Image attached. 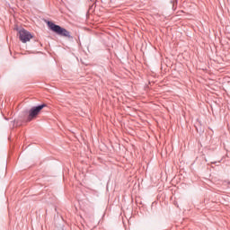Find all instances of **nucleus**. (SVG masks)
<instances>
[{
	"mask_svg": "<svg viewBox=\"0 0 230 230\" xmlns=\"http://www.w3.org/2000/svg\"><path fill=\"white\" fill-rule=\"evenodd\" d=\"M49 30L56 33L57 35H59V37H66V39H73V36H71V32L67 31L66 29L61 27L60 25L55 24L53 22H47Z\"/></svg>",
	"mask_w": 230,
	"mask_h": 230,
	"instance_id": "f257e3e1",
	"label": "nucleus"
},
{
	"mask_svg": "<svg viewBox=\"0 0 230 230\" xmlns=\"http://www.w3.org/2000/svg\"><path fill=\"white\" fill-rule=\"evenodd\" d=\"M46 107V103L40 104L38 106H33L30 111H29V116L27 118V121H31L32 119H35L39 114H40V111Z\"/></svg>",
	"mask_w": 230,
	"mask_h": 230,
	"instance_id": "f03ea898",
	"label": "nucleus"
},
{
	"mask_svg": "<svg viewBox=\"0 0 230 230\" xmlns=\"http://www.w3.org/2000/svg\"><path fill=\"white\" fill-rule=\"evenodd\" d=\"M19 39L23 44H26V42H30V40L33 39V35H31V32L28 31L26 29H22L19 31Z\"/></svg>",
	"mask_w": 230,
	"mask_h": 230,
	"instance_id": "7ed1b4c3",
	"label": "nucleus"
}]
</instances>
